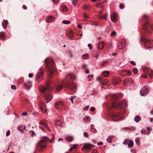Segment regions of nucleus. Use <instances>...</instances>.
Wrapping results in <instances>:
<instances>
[{
	"mask_svg": "<svg viewBox=\"0 0 153 153\" xmlns=\"http://www.w3.org/2000/svg\"><path fill=\"white\" fill-rule=\"evenodd\" d=\"M121 9H122L124 8V5L123 4H120L119 5Z\"/></svg>",
	"mask_w": 153,
	"mask_h": 153,
	"instance_id": "52",
	"label": "nucleus"
},
{
	"mask_svg": "<svg viewBox=\"0 0 153 153\" xmlns=\"http://www.w3.org/2000/svg\"><path fill=\"white\" fill-rule=\"evenodd\" d=\"M83 16L85 18L87 19L89 18L88 15L86 13H84L83 15Z\"/></svg>",
	"mask_w": 153,
	"mask_h": 153,
	"instance_id": "47",
	"label": "nucleus"
},
{
	"mask_svg": "<svg viewBox=\"0 0 153 153\" xmlns=\"http://www.w3.org/2000/svg\"><path fill=\"white\" fill-rule=\"evenodd\" d=\"M25 126H23L21 125L19 126L18 128V129L22 132L23 130H25Z\"/></svg>",
	"mask_w": 153,
	"mask_h": 153,
	"instance_id": "34",
	"label": "nucleus"
},
{
	"mask_svg": "<svg viewBox=\"0 0 153 153\" xmlns=\"http://www.w3.org/2000/svg\"><path fill=\"white\" fill-rule=\"evenodd\" d=\"M144 72L147 74H149V77L151 78L153 77V71L149 70H145Z\"/></svg>",
	"mask_w": 153,
	"mask_h": 153,
	"instance_id": "15",
	"label": "nucleus"
},
{
	"mask_svg": "<svg viewBox=\"0 0 153 153\" xmlns=\"http://www.w3.org/2000/svg\"><path fill=\"white\" fill-rule=\"evenodd\" d=\"M29 133L30 134H31V135L32 137H33V135L35 136V133L33 131H29Z\"/></svg>",
	"mask_w": 153,
	"mask_h": 153,
	"instance_id": "50",
	"label": "nucleus"
},
{
	"mask_svg": "<svg viewBox=\"0 0 153 153\" xmlns=\"http://www.w3.org/2000/svg\"><path fill=\"white\" fill-rule=\"evenodd\" d=\"M122 118L121 117V114H119L118 115L114 114L113 115L112 120L114 121L120 120Z\"/></svg>",
	"mask_w": 153,
	"mask_h": 153,
	"instance_id": "13",
	"label": "nucleus"
},
{
	"mask_svg": "<svg viewBox=\"0 0 153 153\" xmlns=\"http://www.w3.org/2000/svg\"><path fill=\"white\" fill-rule=\"evenodd\" d=\"M121 81V79L120 78L116 77H114L113 79V84L114 85H116L117 84L120 83Z\"/></svg>",
	"mask_w": 153,
	"mask_h": 153,
	"instance_id": "16",
	"label": "nucleus"
},
{
	"mask_svg": "<svg viewBox=\"0 0 153 153\" xmlns=\"http://www.w3.org/2000/svg\"><path fill=\"white\" fill-rule=\"evenodd\" d=\"M51 84V82L50 81L47 82L46 84V87L40 86L39 88V91L43 93L47 90H51L52 88L51 86H50Z\"/></svg>",
	"mask_w": 153,
	"mask_h": 153,
	"instance_id": "5",
	"label": "nucleus"
},
{
	"mask_svg": "<svg viewBox=\"0 0 153 153\" xmlns=\"http://www.w3.org/2000/svg\"><path fill=\"white\" fill-rule=\"evenodd\" d=\"M150 27L151 29L153 30V24H151L150 25Z\"/></svg>",
	"mask_w": 153,
	"mask_h": 153,
	"instance_id": "64",
	"label": "nucleus"
},
{
	"mask_svg": "<svg viewBox=\"0 0 153 153\" xmlns=\"http://www.w3.org/2000/svg\"><path fill=\"white\" fill-rule=\"evenodd\" d=\"M39 70V72L37 74L36 76V79L38 82H39L42 79L44 71V70L42 68H40Z\"/></svg>",
	"mask_w": 153,
	"mask_h": 153,
	"instance_id": "6",
	"label": "nucleus"
},
{
	"mask_svg": "<svg viewBox=\"0 0 153 153\" xmlns=\"http://www.w3.org/2000/svg\"><path fill=\"white\" fill-rule=\"evenodd\" d=\"M149 90L147 88L144 87L140 90V93L142 96H145L148 93Z\"/></svg>",
	"mask_w": 153,
	"mask_h": 153,
	"instance_id": "9",
	"label": "nucleus"
},
{
	"mask_svg": "<svg viewBox=\"0 0 153 153\" xmlns=\"http://www.w3.org/2000/svg\"><path fill=\"white\" fill-rule=\"evenodd\" d=\"M92 153H99V152L97 150L94 149Z\"/></svg>",
	"mask_w": 153,
	"mask_h": 153,
	"instance_id": "62",
	"label": "nucleus"
},
{
	"mask_svg": "<svg viewBox=\"0 0 153 153\" xmlns=\"http://www.w3.org/2000/svg\"><path fill=\"white\" fill-rule=\"evenodd\" d=\"M116 32L115 31H114L112 32L111 34V36H114L116 35Z\"/></svg>",
	"mask_w": 153,
	"mask_h": 153,
	"instance_id": "46",
	"label": "nucleus"
},
{
	"mask_svg": "<svg viewBox=\"0 0 153 153\" xmlns=\"http://www.w3.org/2000/svg\"><path fill=\"white\" fill-rule=\"evenodd\" d=\"M134 120L136 122H138L141 120V118L140 116L137 115L135 117Z\"/></svg>",
	"mask_w": 153,
	"mask_h": 153,
	"instance_id": "31",
	"label": "nucleus"
},
{
	"mask_svg": "<svg viewBox=\"0 0 153 153\" xmlns=\"http://www.w3.org/2000/svg\"><path fill=\"white\" fill-rule=\"evenodd\" d=\"M132 71L134 74H137V73L138 70L136 68H134L132 70Z\"/></svg>",
	"mask_w": 153,
	"mask_h": 153,
	"instance_id": "44",
	"label": "nucleus"
},
{
	"mask_svg": "<svg viewBox=\"0 0 153 153\" xmlns=\"http://www.w3.org/2000/svg\"><path fill=\"white\" fill-rule=\"evenodd\" d=\"M149 16L146 14H144L143 16V18L142 20L144 22H146V24H147V21L149 20Z\"/></svg>",
	"mask_w": 153,
	"mask_h": 153,
	"instance_id": "19",
	"label": "nucleus"
},
{
	"mask_svg": "<svg viewBox=\"0 0 153 153\" xmlns=\"http://www.w3.org/2000/svg\"><path fill=\"white\" fill-rule=\"evenodd\" d=\"M124 102H120L118 104L115 102H113L111 104L112 108H117V109H122L121 111L124 112Z\"/></svg>",
	"mask_w": 153,
	"mask_h": 153,
	"instance_id": "4",
	"label": "nucleus"
},
{
	"mask_svg": "<svg viewBox=\"0 0 153 153\" xmlns=\"http://www.w3.org/2000/svg\"><path fill=\"white\" fill-rule=\"evenodd\" d=\"M146 130L148 131H151L152 130V128L150 127H148L146 128Z\"/></svg>",
	"mask_w": 153,
	"mask_h": 153,
	"instance_id": "61",
	"label": "nucleus"
},
{
	"mask_svg": "<svg viewBox=\"0 0 153 153\" xmlns=\"http://www.w3.org/2000/svg\"><path fill=\"white\" fill-rule=\"evenodd\" d=\"M44 63L46 64V67L50 74V76H51L56 70L53 60L51 58H47L45 60Z\"/></svg>",
	"mask_w": 153,
	"mask_h": 153,
	"instance_id": "3",
	"label": "nucleus"
},
{
	"mask_svg": "<svg viewBox=\"0 0 153 153\" xmlns=\"http://www.w3.org/2000/svg\"><path fill=\"white\" fill-rule=\"evenodd\" d=\"M114 137V136H109L107 139V142L109 143H111L112 142L111 139L113 138Z\"/></svg>",
	"mask_w": 153,
	"mask_h": 153,
	"instance_id": "38",
	"label": "nucleus"
},
{
	"mask_svg": "<svg viewBox=\"0 0 153 153\" xmlns=\"http://www.w3.org/2000/svg\"><path fill=\"white\" fill-rule=\"evenodd\" d=\"M90 130L91 131L94 132L96 133L97 132V130L94 128V126L93 125H91L90 126Z\"/></svg>",
	"mask_w": 153,
	"mask_h": 153,
	"instance_id": "32",
	"label": "nucleus"
},
{
	"mask_svg": "<svg viewBox=\"0 0 153 153\" xmlns=\"http://www.w3.org/2000/svg\"><path fill=\"white\" fill-rule=\"evenodd\" d=\"M111 19L113 22H116L117 19V14L115 13L111 15Z\"/></svg>",
	"mask_w": 153,
	"mask_h": 153,
	"instance_id": "20",
	"label": "nucleus"
},
{
	"mask_svg": "<svg viewBox=\"0 0 153 153\" xmlns=\"http://www.w3.org/2000/svg\"><path fill=\"white\" fill-rule=\"evenodd\" d=\"M5 39V33L4 32H0V39L4 40Z\"/></svg>",
	"mask_w": 153,
	"mask_h": 153,
	"instance_id": "29",
	"label": "nucleus"
},
{
	"mask_svg": "<svg viewBox=\"0 0 153 153\" xmlns=\"http://www.w3.org/2000/svg\"><path fill=\"white\" fill-rule=\"evenodd\" d=\"M95 108L94 107H92L91 108H90V110L91 111H95Z\"/></svg>",
	"mask_w": 153,
	"mask_h": 153,
	"instance_id": "63",
	"label": "nucleus"
},
{
	"mask_svg": "<svg viewBox=\"0 0 153 153\" xmlns=\"http://www.w3.org/2000/svg\"><path fill=\"white\" fill-rule=\"evenodd\" d=\"M39 124L40 125L43 126L45 128H46L49 131H51V130L49 129L48 126L47 124V122L45 120H43L40 121Z\"/></svg>",
	"mask_w": 153,
	"mask_h": 153,
	"instance_id": "8",
	"label": "nucleus"
},
{
	"mask_svg": "<svg viewBox=\"0 0 153 153\" xmlns=\"http://www.w3.org/2000/svg\"><path fill=\"white\" fill-rule=\"evenodd\" d=\"M55 125L56 126L59 127L62 126L63 125V123L62 120H57L55 122Z\"/></svg>",
	"mask_w": 153,
	"mask_h": 153,
	"instance_id": "17",
	"label": "nucleus"
},
{
	"mask_svg": "<svg viewBox=\"0 0 153 153\" xmlns=\"http://www.w3.org/2000/svg\"><path fill=\"white\" fill-rule=\"evenodd\" d=\"M78 2L77 0H74L72 1V4L74 5H75Z\"/></svg>",
	"mask_w": 153,
	"mask_h": 153,
	"instance_id": "49",
	"label": "nucleus"
},
{
	"mask_svg": "<svg viewBox=\"0 0 153 153\" xmlns=\"http://www.w3.org/2000/svg\"><path fill=\"white\" fill-rule=\"evenodd\" d=\"M107 14H104L102 16H101L100 17V18H103V19H105L106 16Z\"/></svg>",
	"mask_w": 153,
	"mask_h": 153,
	"instance_id": "51",
	"label": "nucleus"
},
{
	"mask_svg": "<svg viewBox=\"0 0 153 153\" xmlns=\"http://www.w3.org/2000/svg\"><path fill=\"white\" fill-rule=\"evenodd\" d=\"M88 46L89 47L90 49H91L92 48V45L91 44H89L88 45Z\"/></svg>",
	"mask_w": 153,
	"mask_h": 153,
	"instance_id": "56",
	"label": "nucleus"
},
{
	"mask_svg": "<svg viewBox=\"0 0 153 153\" xmlns=\"http://www.w3.org/2000/svg\"><path fill=\"white\" fill-rule=\"evenodd\" d=\"M39 106L42 111L43 113H45L46 112L45 104L43 102H42L40 103Z\"/></svg>",
	"mask_w": 153,
	"mask_h": 153,
	"instance_id": "11",
	"label": "nucleus"
},
{
	"mask_svg": "<svg viewBox=\"0 0 153 153\" xmlns=\"http://www.w3.org/2000/svg\"><path fill=\"white\" fill-rule=\"evenodd\" d=\"M132 82V80L131 79L129 78L125 79V83L126 82V83H129V84H130Z\"/></svg>",
	"mask_w": 153,
	"mask_h": 153,
	"instance_id": "36",
	"label": "nucleus"
},
{
	"mask_svg": "<svg viewBox=\"0 0 153 153\" xmlns=\"http://www.w3.org/2000/svg\"><path fill=\"white\" fill-rule=\"evenodd\" d=\"M54 140L53 137H52L51 141L49 140V139L47 137H43L42 138V139L39 141L36 145V149L39 151H42L44 149H45L47 146V143L48 141L52 142Z\"/></svg>",
	"mask_w": 153,
	"mask_h": 153,
	"instance_id": "2",
	"label": "nucleus"
},
{
	"mask_svg": "<svg viewBox=\"0 0 153 153\" xmlns=\"http://www.w3.org/2000/svg\"><path fill=\"white\" fill-rule=\"evenodd\" d=\"M134 143L133 141L130 140L128 144V146L130 148H132L134 145Z\"/></svg>",
	"mask_w": 153,
	"mask_h": 153,
	"instance_id": "30",
	"label": "nucleus"
},
{
	"mask_svg": "<svg viewBox=\"0 0 153 153\" xmlns=\"http://www.w3.org/2000/svg\"><path fill=\"white\" fill-rule=\"evenodd\" d=\"M140 42H142L145 43V47H146V44H151L149 40H147L146 39L143 38L142 37H141L140 38Z\"/></svg>",
	"mask_w": 153,
	"mask_h": 153,
	"instance_id": "18",
	"label": "nucleus"
},
{
	"mask_svg": "<svg viewBox=\"0 0 153 153\" xmlns=\"http://www.w3.org/2000/svg\"><path fill=\"white\" fill-rule=\"evenodd\" d=\"M75 78V75L72 74H68L67 76L66 79L63 81L64 87L65 90L67 91L69 94H73L76 91V86L75 84L72 83L70 79L74 80Z\"/></svg>",
	"mask_w": 153,
	"mask_h": 153,
	"instance_id": "1",
	"label": "nucleus"
},
{
	"mask_svg": "<svg viewBox=\"0 0 153 153\" xmlns=\"http://www.w3.org/2000/svg\"><path fill=\"white\" fill-rule=\"evenodd\" d=\"M105 46L104 43L102 41L100 42L97 48L99 50L102 49Z\"/></svg>",
	"mask_w": 153,
	"mask_h": 153,
	"instance_id": "23",
	"label": "nucleus"
},
{
	"mask_svg": "<svg viewBox=\"0 0 153 153\" xmlns=\"http://www.w3.org/2000/svg\"><path fill=\"white\" fill-rule=\"evenodd\" d=\"M109 74V73L107 71H105L103 72V75L105 76H107Z\"/></svg>",
	"mask_w": 153,
	"mask_h": 153,
	"instance_id": "43",
	"label": "nucleus"
},
{
	"mask_svg": "<svg viewBox=\"0 0 153 153\" xmlns=\"http://www.w3.org/2000/svg\"><path fill=\"white\" fill-rule=\"evenodd\" d=\"M44 97L46 100L47 102L50 101L53 97L52 95L50 94H46Z\"/></svg>",
	"mask_w": 153,
	"mask_h": 153,
	"instance_id": "14",
	"label": "nucleus"
},
{
	"mask_svg": "<svg viewBox=\"0 0 153 153\" xmlns=\"http://www.w3.org/2000/svg\"><path fill=\"white\" fill-rule=\"evenodd\" d=\"M54 19V17L51 16H48L47 17L46 21L47 22H50L53 20Z\"/></svg>",
	"mask_w": 153,
	"mask_h": 153,
	"instance_id": "28",
	"label": "nucleus"
},
{
	"mask_svg": "<svg viewBox=\"0 0 153 153\" xmlns=\"http://www.w3.org/2000/svg\"><path fill=\"white\" fill-rule=\"evenodd\" d=\"M66 35L68 37L71 39H73L74 38V34L73 31L69 30H68L66 33Z\"/></svg>",
	"mask_w": 153,
	"mask_h": 153,
	"instance_id": "12",
	"label": "nucleus"
},
{
	"mask_svg": "<svg viewBox=\"0 0 153 153\" xmlns=\"http://www.w3.org/2000/svg\"><path fill=\"white\" fill-rule=\"evenodd\" d=\"M107 61L103 62H102V66L105 65L107 64Z\"/></svg>",
	"mask_w": 153,
	"mask_h": 153,
	"instance_id": "60",
	"label": "nucleus"
},
{
	"mask_svg": "<svg viewBox=\"0 0 153 153\" xmlns=\"http://www.w3.org/2000/svg\"><path fill=\"white\" fill-rule=\"evenodd\" d=\"M89 108V106H88V105L86 106L85 107H84V110L85 111H87V110H88V109Z\"/></svg>",
	"mask_w": 153,
	"mask_h": 153,
	"instance_id": "54",
	"label": "nucleus"
},
{
	"mask_svg": "<svg viewBox=\"0 0 153 153\" xmlns=\"http://www.w3.org/2000/svg\"><path fill=\"white\" fill-rule=\"evenodd\" d=\"M65 140L69 142H71L73 140V138L71 136L68 135L65 137Z\"/></svg>",
	"mask_w": 153,
	"mask_h": 153,
	"instance_id": "27",
	"label": "nucleus"
},
{
	"mask_svg": "<svg viewBox=\"0 0 153 153\" xmlns=\"http://www.w3.org/2000/svg\"><path fill=\"white\" fill-rule=\"evenodd\" d=\"M63 103L61 101H57L54 104L55 107L57 109H60L64 105Z\"/></svg>",
	"mask_w": 153,
	"mask_h": 153,
	"instance_id": "10",
	"label": "nucleus"
},
{
	"mask_svg": "<svg viewBox=\"0 0 153 153\" xmlns=\"http://www.w3.org/2000/svg\"><path fill=\"white\" fill-rule=\"evenodd\" d=\"M91 8V7L89 5H84L83 7V8L87 10H90V8Z\"/></svg>",
	"mask_w": 153,
	"mask_h": 153,
	"instance_id": "42",
	"label": "nucleus"
},
{
	"mask_svg": "<svg viewBox=\"0 0 153 153\" xmlns=\"http://www.w3.org/2000/svg\"><path fill=\"white\" fill-rule=\"evenodd\" d=\"M90 120V117L89 116H87L86 117V119L85 120V121H89Z\"/></svg>",
	"mask_w": 153,
	"mask_h": 153,
	"instance_id": "57",
	"label": "nucleus"
},
{
	"mask_svg": "<svg viewBox=\"0 0 153 153\" xmlns=\"http://www.w3.org/2000/svg\"><path fill=\"white\" fill-rule=\"evenodd\" d=\"M63 86V85L61 84L56 85V91H60L62 89Z\"/></svg>",
	"mask_w": 153,
	"mask_h": 153,
	"instance_id": "24",
	"label": "nucleus"
},
{
	"mask_svg": "<svg viewBox=\"0 0 153 153\" xmlns=\"http://www.w3.org/2000/svg\"><path fill=\"white\" fill-rule=\"evenodd\" d=\"M84 136L86 137H88V134L86 132H84Z\"/></svg>",
	"mask_w": 153,
	"mask_h": 153,
	"instance_id": "58",
	"label": "nucleus"
},
{
	"mask_svg": "<svg viewBox=\"0 0 153 153\" xmlns=\"http://www.w3.org/2000/svg\"><path fill=\"white\" fill-rule=\"evenodd\" d=\"M135 129V128L134 127L132 126L129 128V130L131 131H133Z\"/></svg>",
	"mask_w": 153,
	"mask_h": 153,
	"instance_id": "48",
	"label": "nucleus"
},
{
	"mask_svg": "<svg viewBox=\"0 0 153 153\" xmlns=\"http://www.w3.org/2000/svg\"><path fill=\"white\" fill-rule=\"evenodd\" d=\"M62 23L65 24H70V22L67 20H64L62 21Z\"/></svg>",
	"mask_w": 153,
	"mask_h": 153,
	"instance_id": "45",
	"label": "nucleus"
},
{
	"mask_svg": "<svg viewBox=\"0 0 153 153\" xmlns=\"http://www.w3.org/2000/svg\"><path fill=\"white\" fill-rule=\"evenodd\" d=\"M24 87L27 89H29L31 87V83L30 82L25 83L24 84Z\"/></svg>",
	"mask_w": 153,
	"mask_h": 153,
	"instance_id": "22",
	"label": "nucleus"
},
{
	"mask_svg": "<svg viewBox=\"0 0 153 153\" xmlns=\"http://www.w3.org/2000/svg\"><path fill=\"white\" fill-rule=\"evenodd\" d=\"M124 42V40L123 39H122L121 40V41L120 42V44L118 46V48L119 49H121L122 48H123V42Z\"/></svg>",
	"mask_w": 153,
	"mask_h": 153,
	"instance_id": "33",
	"label": "nucleus"
},
{
	"mask_svg": "<svg viewBox=\"0 0 153 153\" xmlns=\"http://www.w3.org/2000/svg\"><path fill=\"white\" fill-rule=\"evenodd\" d=\"M8 24V22L7 20H4L3 21V22H2V25L4 29H5L6 28Z\"/></svg>",
	"mask_w": 153,
	"mask_h": 153,
	"instance_id": "26",
	"label": "nucleus"
},
{
	"mask_svg": "<svg viewBox=\"0 0 153 153\" xmlns=\"http://www.w3.org/2000/svg\"><path fill=\"white\" fill-rule=\"evenodd\" d=\"M135 142L139 146L140 145V137H138L136 138L135 139Z\"/></svg>",
	"mask_w": 153,
	"mask_h": 153,
	"instance_id": "40",
	"label": "nucleus"
},
{
	"mask_svg": "<svg viewBox=\"0 0 153 153\" xmlns=\"http://www.w3.org/2000/svg\"><path fill=\"white\" fill-rule=\"evenodd\" d=\"M11 88L13 89H16V87L14 85H12L11 86Z\"/></svg>",
	"mask_w": 153,
	"mask_h": 153,
	"instance_id": "55",
	"label": "nucleus"
},
{
	"mask_svg": "<svg viewBox=\"0 0 153 153\" xmlns=\"http://www.w3.org/2000/svg\"><path fill=\"white\" fill-rule=\"evenodd\" d=\"M70 146L71 147V148L69 149V151L70 152L74 149H76L78 146V145L77 144H75L73 145H71Z\"/></svg>",
	"mask_w": 153,
	"mask_h": 153,
	"instance_id": "25",
	"label": "nucleus"
},
{
	"mask_svg": "<svg viewBox=\"0 0 153 153\" xmlns=\"http://www.w3.org/2000/svg\"><path fill=\"white\" fill-rule=\"evenodd\" d=\"M82 58L84 59H87L89 58V55L88 54H86L82 56Z\"/></svg>",
	"mask_w": 153,
	"mask_h": 153,
	"instance_id": "41",
	"label": "nucleus"
},
{
	"mask_svg": "<svg viewBox=\"0 0 153 153\" xmlns=\"http://www.w3.org/2000/svg\"><path fill=\"white\" fill-rule=\"evenodd\" d=\"M131 71L129 70L125 71V75H126V76H129L131 74Z\"/></svg>",
	"mask_w": 153,
	"mask_h": 153,
	"instance_id": "37",
	"label": "nucleus"
},
{
	"mask_svg": "<svg viewBox=\"0 0 153 153\" xmlns=\"http://www.w3.org/2000/svg\"><path fill=\"white\" fill-rule=\"evenodd\" d=\"M130 63L132 65H133L134 66H135L136 65V63L135 62L133 61H131L130 62Z\"/></svg>",
	"mask_w": 153,
	"mask_h": 153,
	"instance_id": "59",
	"label": "nucleus"
},
{
	"mask_svg": "<svg viewBox=\"0 0 153 153\" xmlns=\"http://www.w3.org/2000/svg\"><path fill=\"white\" fill-rule=\"evenodd\" d=\"M141 132L142 134H149L150 133V132L147 131L144 129H142L141 131Z\"/></svg>",
	"mask_w": 153,
	"mask_h": 153,
	"instance_id": "35",
	"label": "nucleus"
},
{
	"mask_svg": "<svg viewBox=\"0 0 153 153\" xmlns=\"http://www.w3.org/2000/svg\"><path fill=\"white\" fill-rule=\"evenodd\" d=\"M62 10L64 11H66L68 10V9L67 7L65 5H62L61 6Z\"/></svg>",
	"mask_w": 153,
	"mask_h": 153,
	"instance_id": "39",
	"label": "nucleus"
},
{
	"mask_svg": "<svg viewBox=\"0 0 153 153\" xmlns=\"http://www.w3.org/2000/svg\"><path fill=\"white\" fill-rule=\"evenodd\" d=\"M141 77L142 78H144L145 79H147L148 77L147 75L145 74H143L141 76Z\"/></svg>",
	"mask_w": 153,
	"mask_h": 153,
	"instance_id": "53",
	"label": "nucleus"
},
{
	"mask_svg": "<svg viewBox=\"0 0 153 153\" xmlns=\"http://www.w3.org/2000/svg\"><path fill=\"white\" fill-rule=\"evenodd\" d=\"M94 146L91 145L90 144L87 143L85 144L82 147V149L83 150H89L91 149L93 147H94Z\"/></svg>",
	"mask_w": 153,
	"mask_h": 153,
	"instance_id": "7",
	"label": "nucleus"
},
{
	"mask_svg": "<svg viewBox=\"0 0 153 153\" xmlns=\"http://www.w3.org/2000/svg\"><path fill=\"white\" fill-rule=\"evenodd\" d=\"M123 96V94H115L113 96V98L114 100H117L119 98H121Z\"/></svg>",
	"mask_w": 153,
	"mask_h": 153,
	"instance_id": "21",
	"label": "nucleus"
}]
</instances>
